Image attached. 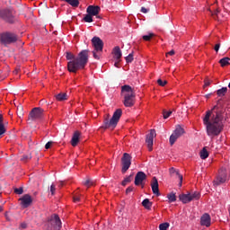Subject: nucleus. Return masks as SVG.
Returning a JSON list of instances; mask_svg holds the SVG:
<instances>
[{
    "instance_id": "obj_1",
    "label": "nucleus",
    "mask_w": 230,
    "mask_h": 230,
    "mask_svg": "<svg viewBox=\"0 0 230 230\" xmlns=\"http://www.w3.org/2000/svg\"><path fill=\"white\" fill-rule=\"evenodd\" d=\"M203 125L209 137L220 136L224 130V111L219 104L206 111L203 117Z\"/></svg>"
},
{
    "instance_id": "obj_9",
    "label": "nucleus",
    "mask_w": 230,
    "mask_h": 230,
    "mask_svg": "<svg viewBox=\"0 0 230 230\" xmlns=\"http://www.w3.org/2000/svg\"><path fill=\"white\" fill-rule=\"evenodd\" d=\"M0 42L4 44V46L13 44L17 42V36L15 35V33H12V32L3 33L0 37Z\"/></svg>"
},
{
    "instance_id": "obj_4",
    "label": "nucleus",
    "mask_w": 230,
    "mask_h": 230,
    "mask_svg": "<svg viewBox=\"0 0 230 230\" xmlns=\"http://www.w3.org/2000/svg\"><path fill=\"white\" fill-rule=\"evenodd\" d=\"M122 114L123 111H121V109H118L114 111L111 119H109V115H107V117L104 119L105 128H112V130L113 128H116V126L118 125Z\"/></svg>"
},
{
    "instance_id": "obj_36",
    "label": "nucleus",
    "mask_w": 230,
    "mask_h": 230,
    "mask_svg": "<svg viewBox=\"0 0 230 230\" xmlns=\"http://www.w3.org/2000/svg\"><path fill=\"white\" fill-rule=\"evenodd\" d=\"M23 191L24 190L22 189V187L14 189V193H16L17 195H22Z\"/></svg>"
},
{
    "instance_id": "obj_16",
    "label": "nucleus",
    "mask_w": 230,
    "mask_h": 230,
    "mask_svg": "<svg viewBox=\"0 0 230 230\" xmlns=\"http://www.w3.org/2000/svg\"><path fill=\"white\" fill-rule=\"evenodd\" d=\"M22 202V208H30L31 206V203L33 202V199H31V196L30 194H25L20 199Z\"/></svg>"
},
{
    "instance_id": "obj_19",
    "label": "nucleus",
    "mask_w": 230,
    "mask_h": 230,
    "mask_svg": "<svg viewBox=\"0 0 230 230\" xmlns=\"http://www.w3.org/2000/svg\"><path fill=\"white\" fill-rule=\"evenodd\" d=\"M82 136V133L78 130L75 131L72 139H71V145L72 146H77L78 143H80V137Z\"/></svg>"
},
{
    "instance_id": "obj_56",
    "label": "nucleus",
    "mask_w": 230,
    "mask_h": 230,
    "mask_svg": "<svg viewBox=\"0 0 230 230\" xmlns=\"http://www.w3.org/2000/svg\"><path fill=\"white\" fill-rule=\"evenodd\" d=\"M56 100H58V94L55 95Z\"/></svg>"
},
{
    "instance_id": "obj_44",
    "label": "nucleus",
    "mask_w": 230,
    "mask_h": 230,
    "mask_svg": "<svg viewBox=\"0 0 230 230\" xmlns=\"http://www.w3.org/2000/svg\"><path fill=\"white\" fill-rule=\"evenodd\" d=\"M214 49H215L216 53H218V50L220 49V43L216 44L214 47Z\"/></svg>"
},
{
    "instance_id": "obj_23",
    "label": "nucleus",
    "mask_w": 230,
    "mask_h": 230,
    "mask_svg": "<svg viewBox=\"0 0 230 230\" xmlns=\"http://www.w3.org/2000/svg\"><path fill=\"white\" fill-rule=\"evenodd\" d=\"M230 58H223L219 60V64L221 66V67H226V66H229L230 65Z\"/></svg>"
},
{
    "instance_id": "obj_51",
    "label": "nucleus",
    "mask_w": 230,
    "mask_h": 230,
    "mask_svg": "<svg viewBox=\"0 0 230 230\" xmlns=\"http://www.w3.org/2000/svg\"><path fill=\"white\" fill-rule=\"evenodd\" d=\"M21 227L22 229H26V227H28V225H26V223H22Z\"/></svg>"
},
{
    "instance_id": "obj_58",
    "label": "nucleus",
    "mask_w": 230,
    "mask_h": 230,
    "mask_svg": "<svg viewBox=\"0 0 230 230\" xmlns=\"http://www.w3.org/2000/svg\"><path fill=\"white\" fill-rule=\"evenodd\" d=\"M5 217H6L7 220H8V214H5Z\"/></svg>"
},
{
    "instance_id": "obj_28",
    "label": "nucleus",
    "mask_w": 230,
    "mask_h": 230,
    "mask_svg": "<svg viewBox=\"0 0 230 230\" xmlns=\"http://www.w3.org/2000/svg\"><path fill=\"white\" fill-rule=\"evenodd\" d=\"M167 199L169 202H175V200H177V196L175 195V193L171 192L167 195Z\"/></svg>"
},
{
    "instance_id": "obj_38",
    "label": "nucleus",
    "mask_w": 230,
    "mask_h": 230,
    "mask_svg": "<svg viewBox=\"0 0 230 230\" xmlns=\"http://www.w3.org/2000/svg\"><path fill=\"white\" fill-rule=\"evenodd\" d=\"M169 116H172V111H164V119H168Z\"/></svg>"
},
{
    "instance_id": "obj_32",
    "label": "nucleus",
    "mask_w": 230,
    "mask_h": 230,
    "mask_svg": "<svg viewBox=\"0 0 230 230\" xmlns=\"http://www.w3.org/2000/svg\"><path fill=\"white\" fill-rule=\"evenodd\" d=\"M84 22H93V14H86L84 17Z\"/></svg>"
},
{
    "instance_id": "obj_40",
    "label": "nucleus",
    "mask_w": 230,
    "mask_h": 230,
    "mask_svg": "<svg viewBox=\"0 0 230 230\" xmlns=\"http://www.w3.org/2000/svg\"><path fill=\"white\" fill-rule=\"evenodd\" d=\"M55 190H56L55 184H51L50 185V193H51V195H55Z\"/></svg>"
},
{
    "instance_id": "obj_10",
    "label": "nucleus",
    "mask_w": 230,
    "mask_h": 230,
    "mask_svg": "<svg viewBox=\"0 0 230 230\" xmlns=\"http://www.w3.org/2000/svg\"><path fill=\"white\" fill-rule=\"evenodd\" d=\"M0 19L5 21V22H9V24H13L15 22V17H13V12L5 9L0 10Z\"/></svg>"
},
{
    "instance_id": "obj_48",
    "label": "nucleus",
    "mask_w": 230,
    "mask_h": 230,
    "mask_svg": "<svg viewBox=\"0 0 230 230\" xmlns=\"http://www.w3.org/2000/svg\"><path fill=\"white\" fill-rule=\"evenodd\" d=\"M74 202H80V196L75 195L74 196Z\"/></svg>"
},
{
    "instance_id": "obj_6",
    "label": "nucleus",
    "mask_w": 230,
    "mask_h": 230,
    "mask_svg": "<svg viewBox=\"0 0 230 230\" xmlns=\"http://www.w3.org/2000/svg\"><path fill=\"white\" fill-rule=\"evenodd\" d=\"M44 112H46V110L40 108V107H36L33 108L31 112L29 113L28 117V123L31 125L33 121H37L39 119H42L44 118Z\"/></svg>"
},
{
    "instance_id": "obj_13",
    "label": "nucleus",
    "mask_w": 230,
    "mask_h": 230,
    "mask_svg": "<svg viewBox=\"0 0 230 230\" xmlns=\"http://www.w3.org/2000/svg\"><path fill=\"white\" fill-rule=\"evenodd\" d=\"M49 230H58V215H52L48 221Z\"/></svg>"
},
{
    "instance_id": "obj_50",
    "label": "nucleus",
    "mask_w": 230,
    "mask_h": 230,
    "mask_svg": "<svg viewBox=\"0 0 230 230\" xmlns=\"http://www.w3.org/2000/svg\"><path fill=\"white\" fill-rule=\"evenodd\" d=\"M141 12H142V13H148V9L142 7Z\"/></svg>"
},
{
    "instance_id": "obj_37",
    "label": "nucleus",
    "mask_w": 230,
    "mask_h": 230,
    "mask_svg": "<svg viewBox=\"0 0 230 230\" xmlns=\"http://www.w3.org/2000/svg\"><path fill=\"white\" fill-rule=\"evenodd\" d=\"M157 84H158V85H161V87H164V85H166L168 84V82L163 81L162 79H158Z\"/></svg>"
},
{
    "instance_id": "obj_21",
    "label": "nucleus",
    "mask_w": 230,
    "mask_h": 230,
    "mask_svg": "<svg viewBox=\"0 0 230 230\" xmlns=\"http://www.w3.org/2000/svg\"><path fill=\"white\" fill-rule=\"evenodd\" d=\"M112 55L114 60H121L122 53H121V49L119 47H115L112 50Z\"/></svg>"
},
{
    "instance_id": "obj_22",
    "label": "nucleus",
    "mask_w": 230,
    "mask_h": 230,
    "mask_svg": "<svg viewBox=\"0 0 230 230\" xmlns=\"http://www.w3.org/2000/svg\"><path fill=\"white\" fill-rule=\"evenodd\" d=\"M142 206L146 208V209H152V202L150 201V199H145L142 201Z\"/></svg>"
},
{
    "instance_id": "obj_46",
    "label": "nucleus",
    "mask_w": 230,
    "mask_h": 230,
    "mask_svg": "<svg viewBox=\"0 0 230 230\" xmlns=\"http://www.w3.org/2000/svg\"><path fill=\"white\" fill-rule=\"evenodd\" d=\"M132 191H134V187H128L127 190H126V193L128 194V193H132Z\"/></svg>"
},
{
    "instance_id": "obj_12",
    "label": "nucleus",
    "mask_w": 230,
    "mask_h": 230,
    "mask_svg": "<svg viewBox=\"0 0 230 230\" xmlns=\"http://www.w3.org/2000/svg\"><path fill=\"white\" fill-rule=\"evenodd\" d=\"M184 134V128H182L181 126H177L173 133L171 135L169 138V142L171 146L175 145V141H177L178 137H181Z\"/></svg>"
},
{
    "instance_id": "obj_15",
    "label": "nucleus",
    "mask_w": 230,
    "mask_h": 230,
    "mask_svg": "<svg viewBox=\"0 0 230 230\" xmlns=\"http://www.w3.org/2000/svg\"><path fill=\"white\" fill-rule=\"evenodd\" d=\"M155 129H151L150 133L146 136V143L149 152H152L154 146V137H155Z\"/></svg>"
},
{
    "instance_id": "obj_24",
    "label": "nucleus",
    "mask_w": 230,
    "mask_h": 230,
    "mask_svg": "<svg viewBox=\"0 0 230 230\" xmlns=\"http://www.w3.org/2000/svg\"><path fill=\"white\" fill-rule=\"evenodd\" d=\"M201 159H208L209 157V152H208V149L206 147H203V149L199 153Z\"/></svg>"
},
{
    "instance_id": "obj_20",
    "label": "nucleus",
    "mask_w": 230,
    "mask_h": 230,
    "mask_svg": "<svg viewBox=\"0 0 230 230\" xmlns=\"http://www.w3.org/2000/svg\"><path fill=\"white\" fill-rule=\"evenodd\" d=\"M86 12L90 15H98L100 13V6L89 5Z\"/></svg>"
},
{
    "instance_id": "obj_60",
    "label": "nucleus",
    "mask_w": 230,
    "mask_h": 230,
    "mask_svg": "<svg viewBox=\"0 0 230 230\" xmlns=\"http://www.w3.org/2000/svg\"><path fill=\"white\" fill-rule=\"evenodd\" d=\"M15 73H17V70L15 71Z\"/></svg>"
},
{
    "instance_id": "obj_49",
    "label": "nucleus",
    "mask_w": 230,
    "mask_h": 230,
    "mask_svg": "<svg viewBox=\"0 0 230 230\" xmlns=\"http://www.w3.org/2000/svg\"><path fill=\"white\" fill-rule=\"evenodd\" d=\"M168 55H170V57H173V55H175V50H171L168 53H166V57H168Z\"/></svg>"
},
{
    "instance_id": "obj_54",
    "label": "nucleus",
    "mask_w": 230,
    "mask_h": 230,
    "mask_svg": "<svg viewBox=\"0 0 230 230\" xmlns=\"http://www.w3.org/2000/svg\"><path fill=\"white\" fill-rule=\"evenodd\" d=\"M65 182L64 181H59V188L64 186Z\"/></svg>"
},
{
    "instance_id": "obj_25",
    "label": "nucleus",
    "mask_w": 230,
    "mask_h": 230,
    "mask_svg": "<svg viewBox=\"0 0 230 230\" xmlns=\"http://www.w3.org/2000/svg\"><path fill=\"white\" fill-rule=\"evenodd\" d=\"M65 1L74 8H78V4H80V2L78 0H65Z\"/></svg>"
},
{
    "instance_id": "obj_53",
    "label": "nucleus",
    "mask_w": 230,
    "mask_h": 230,
    "mask_svg": "<svg viewBox=\"0 0 230 230\" xmlns=\"http://www.w3.org/2000/svg\"><path fill=\"white\" fill-rule=\"evenodd\" d=\"M0 125H4V124L3 123V115H2V114H0Z\"/></svg>"
},
{
    "instance_id": "obj_11",
    "label": "nucleus",
    "mask_w": 230,
    "mask_h": 230,
    "mask_svg": "<svg viewBox=\"0 0 230 230\" xmlns=\"http://www.w3.org/2000/svg\"><path fill=\"white\" fill-rule=\"evenodd\" d=\"M132 157L128 153H124L121 158L122 163V173H126L128 168H130V164H132Z\"/></svg>"
},
{
    "instance_id": "obj_5",
    "label": "nucleus",
    "mask_w": 230,
    "mask_h": 230,
    "mask_svg": "<svg viewBox=\"0 0 230 230\" xmlns=\"http://www.w3.org/2000/svg\"><path fill=\"white\" fill-rule=\"evenodd\" d=\"M92 44L94 48L93 51V58L100 60V57H102V52L103 51V40L99 37H93L92 39Z\"/></svg>"
},
{
    "instance_id": "obj_43",
    "label": "nucleus",
    "mask_w": 230,
    "mask_h": 230,
    "mask_svg": "<svg viewBox=\"0 0 230 230\" xmlns=\"http://www.w3.org/2000/svg\"><path fill=\"white\" fill-rule=\"evenodd\" d=\"M209 12L211 13L212 15H218V13L220 12L218 9H216L214 12L209 9Z\"/></svg>"
},
{
    "instance_id": "obj_3",
    "label": "nucleus",
    "mask_w": 230,
    "mask_h": 230,
    "mask_svg": "<svg viewBox=\"0 0 230 230\" xmlns=\"http://www.w3.org/2000/svg\"><path fill=\"white\" fill-rule=\"evenodd\" d=\"M121 93L124 97V105L125 107H134L136 103V92L134 89L130 87V85H123L121 86Z\"/></svg>"
},
{
    "instance_id": "obj_35",
    "label": "nucleus",
    "mask_w": 230,
    "mask_h": 230,
    "mask_svg": "<svg viewBox=\"0 0 230 230\" xmlns=\"http://www.w3.org/2000/svg\"><path fill=\"white\" fill-rule=\"evenodd\" d=\"M30 159H31V155H23L22 157V160L24 161L26 163V161H30Z\"/></svg>"
},
{
    "instance_id": "obj_59",
    "label": "nucleus",
    "mask_w": 230,
    "mask_h": 230,
    "mask_svg": "<svg viewBox=\"0 0 230 230\" xmlns=\"http://www.w3.org/2000/svg\"><path fill=\"white\" fill-rule=\"evenodd\" d=\"M55 35H57V31H54Z\"/></svg>"
},
{
    "instance_id": "obj_14",
    "label": "nucleus",
    "mask_w": 230,
    "mask_h": 230,
    "mask_svg": "<svg viewBox=\"0 0 230 230\" xmlns=\"http://www.w3.org/2000/svg\"><path fill=\"white\" fill-rule=\"evenodd\" d=\"M145 181H146V174L143 172H138L135 176V186L145 188Z\"/></svg>"
},
{
    "instance_id": "obj_2",
    "label": "nucleus",
    "mask_w": 230,
    "mask_h": 230,
    "mask_svg": "<svg viewBox=\"0 0 230 230\" xmlns=\"http://www.w3.org/2000/svg\"><path fill=\"white\" fill-rule=\"evenodd\" d=\"M66 59L71 60L67 64V68L70 73H76L80 69H84L89 62V50H82L76 58L73 53H66Z\"/></svg>"
},
{
    "instance_id": "obj_33",
    "label": "nucleus",
    "mask_w": 230,
    "mask_h": 230,
    "mask_svg": "<svg viewBox=\"0 0 230 230\" xmlns=\"http://www.w3.org/2000/svg\"><path fill=\"white\" fill-rule=\"evenodd\" d=\"M6 133V128H4V124L0 125V137Z\"/></svg>"
},
{
    "instance_id": "obj_34",
    "label": "nucleus",
    "mask_w": 230,
    "mask_h": 230,
    "mask_svg": "<svg viewBox=\"0 0 230 230\" xmlns=\"http://www.w3.org/2000/svg\"><path fill=\"white\" fill-rule=\"evenodd\" d=\"M127 64H130V62H132L134 60V55L133 54H129L128 56H127L125 58Z\"/></svg>"
},
{
    "instance_id": "obj_27",
    "label": "nucleus",
    "mask_w": 230,
    "mask_h": 230,
    "mask_svg": "<svg viewBox=\"0 0 230 230\" xmlns=\"http://www.w3.org/2000/svg\"><path fill=\"white\" fill-rule=\"evenodd\" d=\"M153 37H155V34L150 32L147 35L142 36V39H143V40H146V42H148V41L152 40Z\"/></svg>"
},
{
    "instance_id": "obj_45",
    "label": "nucleus",
    "mask_w": 230,
    "mask_h": 230,
    "mask_svg": "<svg viewBox=\"0 0 230 230\" xmlns=\"http://www.w3.org/2000/svg\"><path fill=\"white\" fill-rule=\"evenodd\" d=\"M93 182H91V180H86L84 182V186H87V188H89V186H92Z\"/></svg>"
},
{
    "instance_id": "obj_8",
    "label": "nucleus",
    "mask_w": 230,
    "mask_h": 230,
    "mask_svg": "<svg viewBox=\"0 0 230 230\" xmlns=\"http://www.w3.org/2000/svg\"><path fill=\"white\" fill-rule=\"evenodd\" d=\"M179 199L182 204H190L191 200H199L200 199V192L194 191L193 193L180 194Z\"/></svg>"
},
{
    "instance_id": "obj_47",
    "label": "nucleus",
    "mask_w": 230,
    "mask_h": 230,
    "mask_svg": "<svg viewBox=\"0 0 230 230\" xmlns=\"http://www.w3.org/2000/svg\"><path fill=\"white\" fill-rule=\"evenodd\" d=\"M119 62H121V59H115V63H114L115 67H119Z\"/></svg>"
},
{
    "instance_id": "obj_30",
    "label": "nucleus",
    "mask_w": 230,
    "mask_h": 230,
    "mask_svg": "<svg viewBox=\"0 0 230 230\" xmlns=\"http://www.w3.org/2000/svg\"><path fill=\"white\" fill-rule=\"evenodd\" d=\"M172 170H173V171L175 172V173H176V175H177V177H178V179H179V181H180L179 186H180V187L182 186V175H181V173H179V171H176V170L173 169V168H172Z\"/></svg>"
},
{
    "instance_id": "obj_29",
    "label": "nucleus",
    "mask_w": 230,
    "mask_h": 230,
    "mask_svg": "<svg viewBox=\"0 0 230 230\" xmlns=\"http://www.w3.org/2000/svg\"><path fill=\"white\" fill-rule=\"evenodd\" d=\"M65 100H67V93H58V102H64Z\"/></svg>"
},
{
    "instance_id": "obj_31",
    "label": "nucleus",
    "mask_w": 230,
    "mask_h": 230,
    "mask_svg": "<svg viewBox=\"0 0 230 230\" xmlns=\"http://www.w3.org/2000/svg\"><path fill=\"white\" fill-rule=\"evenodd\" d=\"M169 227H170V223H162L159 225L160 230H168Z\"/></svg>"
},
{
    "instance_id": "obj_55",
    "label": "nucleus",
    "mask_w": 230,
    "mask_h": 230,
    "mask_svg": "<svg viewBox=\"0 0 230 230\" xmlns=\"http://www.w3.org/2000/svg\"><path fill=\"white\" fill-rule=\"evenodd\" d=\"M60 226H62V221H60V219H58V227H60Z\"/></svg>"
},
{
    "instance_id": "obj_39",
    "label": "nucleus",
    "mask_w": 230,
    "mask_h": 230,
    "mask_svg": "<svg viewBox=\"0 0 230 230\" xmlns=\"http://www.w3.org/2000/svg\"><path fill=\"white\" fill-rule=\"evenodd\" d=\"M128 182H130V176L125 178L124 181H122V186H127Z\"/></svg>"
},
{
    "instance_id": "obj_57",
    "label": "nucleus",
    "mask_w": 230,
    "mask_h": 230,
    "mask_svg": "<svg viewBox=\"0 0 230 230\" xmlns=\"http://www.w3.org/2000/svg\"><path fill=\"white\" fill-rule=\"evenodd\" d=\"M1 211H3V207L2 206H0V213H1Z\"/></svg>"
},
{
    "instance_id": "obj_52",
    "label": "nucleus",
    "mask_w": 230,
    "mask_h": 230,
    "mask_svg": "<svg viewBox=\"0 0 230 230\" xmlns=\"http://www.w3.org/2000/svg\"><path fill=\"white\" fill-rule=\"evenodd\" d=\"M44 103H47L46 100L44 99L40 102V105H44Z\"/></svg>"
},
{
    "instance_id": "obj_42",
    "label": "nucleus",
    "mask_w": 230,
    "mask_h": 230,
    "mask_svg": "<svg viewBox=\"0 0 230 230\" xmlns=\"http://www.w3.org/2000/svg\"><path fill=\"white\" fill-rule=\"evenodd\" d=\"M53 145V142H48L46 145H45V148L46 150H49V148H51V146Z\"/></svg>"
},
{
    "instance_id": "obj_18",
    "label": "nucleus",
    "mask_w": 230,
    "mask_h": 230,
    "mask_svg": "<svg viewBox=\"0 0 230 230\" xmlns=\"http://www.w3.org/2000/svg\"><path fill=\"white\" fill-rule=\"evenodd\" d=\"M151 188L153 193L156 196L159 197L161 193H159V182L157 181V178L154 177L151 181Z\"/></svg>"
},
{
    "instance_id": "obj_7",
    "label": "nucleus",
    "mask_w": 230,
    "mask_h": 230,
    "mask_svg": "<svg viewBox=\"0 0 230 230\" xmlns=\"http://www.w3.org/2000/svg\"><path fill=\"white\" fill-rule=\"evenodd\" d=\"M229 179V172H227V169L221 168L218 172L217 176L213 181L214 186H220L222 184H225V182H227V180Z\"/></svg>"
},
{
    "instance_id": "obj_26",
    "label": "nucleus",
    "mask_w": 230,
    "mask_h": 230,
    "mask_svg": "<svg viewBox=\"0 0 230 230\" xmlns=\"http://www.w3.org/2000/svg\"><path fill=\"white\" fill-rule=\"evenodd\" d=\"M227 93V87H223L217 91V96H226Z\"/></svg>"
},
{
    "instance_id": "obj_41",
    "label": "nucleus",
    "mask_w": 230,
    "mask_h": 230,
    "mask_svg": "<svg viewBox=\"0 0 230 230\" xmlns=\"http://www.w3.org/2000/svg\"><path fill=\"white\" fill-rule=\"evenodd\" d=\"M204 83V87H208V85H211V81L209 79H206Z\"/></svg>"
},
{
    "instance_id": "obj_17",
    "label": "nucleus",
    "mask_w": 230,
    "mask_h": 230,
    "mask_svg": "<svg viewBox=\"0 0 230 230\" xmlns=\"http://www.w3.org/2000/svg\"><path fill=\"white\" fill-rule=\"evenodd\" d=\"M200 226H204L205 227H209V226H211V216H209V214L205 213L202 215L200 218Z\"/></svg>"
}]
</instances>
